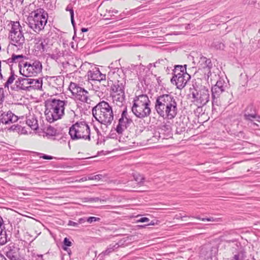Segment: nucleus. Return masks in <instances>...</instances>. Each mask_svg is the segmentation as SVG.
Wrapping results in <instances>:
<instances>
[{"label":"nucleus","mask_w":260,"mask_h":260,"mask_svg":"<svg viewBox=\"0 0 260 260\" xmlns=\"http://www.w3.org/2000/svg\"><path fill=\"white\" fill-rule=\"evenodd\" d=\"M132 123L133 120L128 116L127 109L125 107L121 113V117L118 120V123L116 128V132L119 135H122Z\"/></svg>","instance_id":"4468645a"},{"label":"nucleus","mask_w":260,"mask_h":260,"mask_svg":"<svg viewBox=\"0 0 260 260\" xmlns=\"http://www.w3.org/2000/svg\"><path fill=\"white\" fill-rule=\"evenodd\" d=\"M5 229L4 225V221L1 216H0V231L3 230Z\"/></svg>","instance_id":"a19ab883"},{"label":"nucleus","mask_w":260,"mask_h":260,"mask_svg":"<svg viewBox=\"0 0 260 260\" xmlns=\"http://www.w3.org/2000/svg\"><path fill=\"white\" fill-rule=\"evenodd\" d=\"M42 63L39 60L26 61L19 65L20 74L26 77L36 76L42 72Z\"/></svg>","instance_id":"6e6552de"},{"label":"nucleus","mask_w":260,"mask_h":260,"mask_svg":"<svg viewBox=\"0 0 260 260\" xmlns=\"http://www.w3.org/2000/svg\"><path fill=\"white\" fill-rule=\"evenodd\" d=\"M69 133L72 140H90V127L85 121H77L73 124L70 127Z\"/></svg>","instance_id":"0eeeda50"},{"label":"nucleus","mask_w":260,"mask_h":260,"mask_svg":"<svg viewBox=\"0 0 260 260\" xmlns=\"http://www.w3.org/2000/svg\"><path fill=\"white\" fill-rule=\"evenodd\" d=\"M66 11H69L71 15V18L72 24L74 25V11L72 8H70L69 6L66 8Z\"/></svg>","instance_id":"c9c22d12"},{"label":"nucleus","mask_w":260,"mask_h":260,"mask_svg":"<svg viewBox=\"0 0 260 260\" xmlns=\"http://www.w3.org/2000/svg\"><path fill=\"white\" fill-rule=\"evenodd\" d=\"M192 224V223H188V224Z\"/></svg>","instance_id":"680f3d73"},{"label":"nucleus","mask_w":260,"mask_h":260,"mask_svg":"<svg viewBox=\"0 0 260 260\" xmlns=\"http://www.w3.org/2000/svg\"><path fill=\"white\" fill-rule=\"evenodd\" d=\"M48 81L50 86L60 91L63 87L64 77L62 76L49 77Z\"/></svg>","instance_id":"f3484780"},{"label":"nucleus","mask_w":260,"mask_h":260,"mask_svg":"<svg viewBox=\"0 0 260 260\" xmlns=\"http://www.w3.org/2000/svg\"><path fill=\"white\" fill-rule=\"evenodd\" d=\"M87 77L88 80L98 81L99 82L105 81L106 79V75L102 74L99 69L96 68L89 70L87 72Z\"/></svg>","instance_id":"a211bd4d"},{"label":"nucleus","mask_w":260,"mask_h":260,"mask_svg":"<svg viewBox=\"0 0 260 260\" xmlns=\"http://www.w3.org/2000/svg\"><path fill=\"white\" fill-rule=\"evenodd\" d=\"M85 221H86V219L83 218H80L78 220V224L84 223L85 222Z\"/></svg>","instance_id":"a18cd8bd"},{"label":"nucleus","mask_w":260,"mask_h":260,"mask_svg":"<svg viewBox=\"0 0 260 260\" xmlns=\"http://www.w3.org/2000/svg\"><path fill=\"white\" fill-rule=\"evenodd\" d=\"M119 246V245L118 243H115V244H110L107 248V249L103 251L102 254H103L104 255H109L110 253L114 251L116 249H117Z\"/></svg>","instance_id":"c85d7f7f"},{"label":"nucleus","mask_w":260,"mask_h":260,"mask_svg":"<svg viewBox=\"0 0 260 260\" xmlns=\"http://www.w3.org/2000/svg\"><path fill=\"white\" fill-rule=\"evenodd\" d=\"M224 48V45L222 43H219V48L220 49H223Z\"/></svg>","instance_id":"8fccbe9b"},{"label":"nucleus","mask_w":260,"mask_h":260,"mask_svg":"<svg viewBox=\"0 0 260 260\" xmlns=\"http://www.w3.org/2000/svg\"><path fill=\"white\" fill-rule=\"evenodd\" d=\"M239 255L238 254H235L234 256V258L232 260H239Z\"/></svg>","instance_id":"09e8293b"},{"label":"nucleus","mask_w":260,"mask_h":260,"mask_svg":"<svg viewBox=\"0 0 260 260\" xmlns=\"http://www.w3.org/2000/svg\"><path fill=\"white\" fill-rule=\"evenodd\" d=\"M69 88L73 95L78 101L89 104L91 100L89 92L84 88L80 87L78 84L71 82Z\"/></svg>","instance_id":"9d476101"},{"label":"nucleus","mask_w":260,"mask_h":260,"mask_svg":"<svg viewBox=\"0 0 260 260\" xmlns=\"http://www.w3.org/2000/svg\"><path fill=\"white\" fill-rule=\"evenodd\" d=\"M49 39L47 38L42 37H35L34 42L36 51L40 53L47 52L49 48Z\"/></svg>","instance_id":"2eb2a0df"},{"label":"nucleus","mask_w":260,"mask_h":260,"mask_svg":"<svg viewBox=\"0 0 260 260\" xmlns=\"http://www.w3.org/2000/svg\"><path fill=\"white\" fill-rule=\"evenodd\" d=\"M45 133L46 136H54L57 134V131L53 127L49 126L47 128Z\"/></svg>","instance_id":"7c9ffc66"},{"label":"nucleus","mask_w":260,"mask_h":260,"mask_svg":"<svg viewBox=\"0 0 260 260\" xmlns=\"http://www.w3.org/2000/svg\"><path fill=\"white\" fill-rule=\"evenodd\" d=\"M147 225H154V223H148Z\"/></svg>","instance_id":"13d9d810"},{"label":"nucleus","mask_w":260,"mask_h":260,"mask_svg":"<svg viewBox=\"0 0 260 260\" xmlns=\"http://www.w3.org/2000/svg\"><path fill=\"white\" fill-rule=\"evenodd\" d=\"M216 252V249L209 246L203 247L201 250V254L205 259L212 258Z\"/></svg>","instance_id":"412c9836"},{"label":"nucleus","mask_w":260,"mask_h":260,"mask_svg":"<svg viewBox=\"0 0 260 260\" xmlns=\"http://www.w3.org/2000/svg\"><path fill=\"white\" fill-rule=\"evenodd\" d=\"M30 90L34 89H41L42 86V80L30 79Z\"/></svg>","instance_id":"bb28decb"},{"label":"nucleus","mask_w":260,"mask_h":260,"mask_svg":"<svg viewBox=\"0 0 260 260\" xmlns=\"http://www.w3.org/2000/svg\"><path fill=\"white\" fill-rule=\"evenodd\" d=\"M186 216H185V215L182 216V215H181V214H180V215H176L175 216V218L177 219H180V218L182 219L183 217H185Z\"/></svg>","instance_id":"49530a36"},{"label":"nucleus","mask_w":260,"mask_h":260,"mask_svg":"<svg viewBox=\"0 0 260 260\" xmlns=\"http://www.w3.org/2000/svg\"><path fill=\"white\" fill-rule=\"evenodd\" d=\"M149 221V219L147 217H142L137 220V222H146Z\"/></svg>","instance_id":"58836bf2"},{"label":"nucleus","mask_w":260,"mask_h":260,"mask_svg":"<svg viewBox=\"0 0 260 260\" xmlns=\"http://www.w3.org/2000/svg\"><path fill=\"white\" fill-rule=\"evenodd\" d=\"M102 177V175L99 174L96 175L94 176H89L88 177V180H100L101 179Z\"/></svg>","instance_id":"e433bc0d"},{"label":"nucleus","mask_w":260,"mask_h":260,"mask_svg":"<svg viewBox=\"0 0 260 260\" xmlns=\"http://www.w3.org/2000/svg\"><path fill=\"white\" fill-rule=\"evenodd\" d=\"M192 95L193 102L199 107L206 105L210 99L209 91L204 86L192 92Z\"/></svg>","instance_id":"9b49d317"},{"label":"nucleus","mask_w":260,"mask_h":260,"mask_svg":"<svg viewBox=\"0 0 260 260\" xmlns=\"http://www.w3.org/2000/svg\"><path fill=\"white\" fill-rule=\"evenodd\" d=\"M112 98L113 102L117 106L121 107L123 105L125 101V93L122 92L121 93H112Z\"/></svg>","instance_id":"4be33fe9"},{"label":"nucleus","mask_w":260,"mask_h":260,"mask_svg":"<svg viewBox=\"0 0 260 260\" xmlns=\"http://www.w3.org/2000/svg\"><path fill=\"white\" fill-rule=\"evenodd\" d=\"M68 225L77 227L78 225V223L70 220L68 222Z\"/></svg>","instance_id":"ea45409f"},{"label":"nucleus","mask_w":260,"mask_h":260,"mask_svg":"<svg viewBox=\"0 0 260 260\" xmlns=\"http://www.w3.org/2000/svg\"><path fill=\"white\" fill-rule=\"evenodd\" d=\"M198 66L200 69H206L208 71L211 66V62L210 59H208L204 56H201L199 61Z\"/></svg>","instance_id":"5701e85b"},{"label":"nucleus","mask_w":260,"mask_h":260,"mask_svg":"<svg viewBox=\"0 0 260 260\" xmlns=\"http://www.w3.org/2000/svg\"><path fill=\"white\" fill-rule=\"evenodd\" d=\"M244 117L246 120H252V119L256 118L257 115L255 114L253 106L249 105L247 107Z\"/></svg>","instance_id":"b1692460"},{"label":"nucleus","mask_w":260,"mask_h":260,"mask_svg":"<svg viewBox=\"0 0 260 260\" xmlns=\"http://www.w3.org/2000/svg\"><path fill=\"white\" fill-rule=\"evenodd\" d=\"M5 260H7V259L6 258H5Z\"/></svg>","instance_id":"e2e57ef3"},{"label":"nucleus","mask_w":260,"mask_h":260,"mask_svg":"<svg viewBox=\"0 0 260 260\" xmlns=\"http://www.w3.org/2000/svg\"><path fill=\"white\" fill-rule=\"evenodd\" d=\"M48 18V14L42 9L32 12L28 17V25L34 31L39 32L44 29Z\"/></svg>","instance_id":"423d86ee"},{"label":"nucleus","mask_w":260,"mask_h":260,"mask_svg":"<svg viewBox=\"0 0 260 260\" xmlns=\"http://www.w3.org/2000/svg\"><path fill=\"white\" fill-rule=\"evenodd\" d=\"M63 244L64 245L62 247L63 249L68 251L70 254L71 250L69 249L67 246H71L72 245V242L69 240L68 238H65L63 240Z\"/></svg>","instance_id":"473e14b6"},{"label":"nucleus","mask_w":260,"mask_h":260,"mask_svg":"<svg viewBox=\"0 0 260 260\" xmlns=\"http://www.w3.org/2000/svg\"><path fill=\"white\" fill-rule=\"evenodd\" d=\"M92 201H94V202H97V201H100V199L99 198H93L92 199Z\"/></svg>","instance_id":"864d4df0"},{"label":"nucleus","mask_w":260,"mask_h":260,"mask_svg":"<svg viewBox=\"0 0 260 260\" xmlns=\"http://www.w3.org/2000/svg\"><path fill=\"white\" fill-rule=\"evenodd\" d=\"M67 103L66 101L55 99L46 101L45 115L47 121L52 123L61 119L64 114V107Z\"/></svg>","instance_id":"f03ea898"},{"label":"nucleus","mask_w":260,"mask_h":260,"mask_svg":"<svg viewBox=\"0 0 260 260\" xmlns=\"http://www.w3.org/2000/svg\"><path fill=\"white\" fill-rule=\"evenodd\" d=\"M256 120L258 122H260V116H257V117H256Z\"/></svg>","instance_id":"6e6d98bb"},{"label":"nucleus","mask_w":260,"mask_h":260,"mask_svg":"<svg viewBox=\"0 0 260 260\" xmlns=\"http://www.w3.org/2000/svg\"><path fill=\"white\" fill-rule=\"evenodd\" d=\"M253 124L254 125H257V124H256L255 123H253Z\"/></svg>","instance_id":"bf43d9fd"},{"label":"nucleus","mask_w":260,"mask_h":260,"mask_svg":"<svg viewBox=\"0 0 260 260\" xmlns=\"http://www.w3.org/2000/svg\"><path fill=\"white\" fill-rule=\"evenodd\" d=\"M30 79L20 77L16 81L17 87L20 89L30 91Z\"/></svg>","instance_id":"aec40b11"},{"label":"nucleus","mask_w":260,"mask_h":260,"mask_svg":"<svg viewBox=\"0 0 260 260\" xmlns=\"http://www.w3.org/2000/svg\"><path fill=\"white\" fill-rule=\"evenodd\" d=\"M6 255L10 260H20L19 248L14 245L6 247Z\"/></svg>","instance_id":"6ab92c4d"},{"label":"nucleus","mask_w":260,"mask_h":260,"mask_svg":"<svg viewBox=\"0 0 260 260\" xmlns=\"http://www.w3.org/2000/svg\"><path fill=\"white\" fill-rule=\"evenodd\" d=\"M219 79V76L214 72H211L210 71L208 73L207 81L208 83H210L212 85L214 83H216V81Z\"/></svg>","instance_id":"cd10ccee"},{"label":"nucleus","mask_w":260,"mask_h":260,"mask_svg":"<svg viewBox=\"0 0 260 260\" xmlns=\"http://www.w3.org/2000/svg\"><path fill=\"white\" fill-rule=\"evenodd\" d=\"M226 83L223 79H219L216 81V83L212 86L211 88L212 103L213 104L217 102L216 99L223 93H225L228 96L231 98L232 94L228 92H225V88L226 87Z\"/></svg>","instance_id":"ddd939ff"},{"label":"nucleus","mask_w":260,"mask_h":260,"mask_svg":"<svg viewBox=\"0 0 260 260\" xmlns=\"http://www.w3.org/2000/svg\"><path fill=\"white\" fill-rule=\"evenodd\" d=\"M254 3V2H251V4H253Z\"/></svg>","instance_id":"052dcab7"},{"label":"nucleus","mask_w":260,"mask_h":260,"mask_svg":"<svg viewBox=\"0 0 260 260\" xmlns=\"http://www.w3.org/2000/svg\"><path fill=\"white\" fill-rule=\"evenodd\" d=\"M36 260H43V255H38L37 257L36 258Z\"/></svg>","instance_id":"de8ad7c7"},{"label":"nucleus","mask_w":260,"mask_h":260,"mask_svg":"<svg viewBox=\"0 0 260 260\" xmlns=\"http://www.w3.org/2000/svg\"><path fill=\"white\" fill-rule=\"evenodd\" d=\"M26 123L33 130L37 129L39 127L38 120L34 115H30L27 116Z\"/></svg>","instance_id":"393cba45"},{"label":"nucleus","mask_w":260,"mask_h":260,"mask_svg":"<svg viewBox=\"0 0 260 260\" xmlns=\"http://www.w3.org/2000/svg\"><path fill=\"white\" fill-rule=\"evenodd\" d=\"M11 75L8 78V80H7L6 82L5 83V87H8L9 85L11 84L15 79V75L13 73H11Z\"/></svg>","instance_id":"72a5a7b5"},{"label":"nucleus","mask_w":260,"mask_h":260,"mask_svg":"<svg viewBox=\"0 0 260 260\" xmlns=\"http://www.w3.org/2000/svg\"><path fill=\"white\" fill-rule=\"evenodd\" d=\"M192 217L198 219H199V220H201L203 221H212V222H219L221 221V219L220 218H214L213 217H208V218H201L199 216H197V217L192 216Z\"/></svg>","instance_id":"2f4dec72"},{"label":"nucleus","mask_w":260,"mask_h":260,"mask_svg":"<svg viewBox=\"0 0 260 260\" xmlns=\"http://www.w3.org/2000/svg\"><path fill=\"white\" fill-rule=\"evenodd\" d=\"M186 65H184V67L177 66L174 71V75L171 80L172 83L175 84L177 88L180 89H182L186 85L190 78L188 74L184 72V70H186Z\"/></svg>","instance_id":"1a4fd4ad"},{"label":"nucleus","mask_w":260,"mask_h":260,"mask_svg":"<svg viewBox=\"0 0 260 260\" xmlns=\"http://www.w3.org/2000/svg\"><path fill=\"white\" fill-rule=\"evenodd\" d=\"M112 12H114V13H118V11L117 10H113Z\"/></svg>","instance_id":"4d7b16f0"},{"label":"nucleus","mask_w":260,"mask_h":260,"mask_svg":"<svg viewBox=\"0 0 260 260\" xmlns=\"http://www.w3.org/2000/svg\"><path fill=\"white\" fill-rule=\"evenodd\" d=\"M7 242L6 231L4 230L0 231V245H4Z\"/></svg>","instance_id":"c756f323"},{"label":"nucleus","mask_w":260,"mask_h":260,"mask_svg":"<svg viewBox=\"0 0 260 260\" xmlns=\"http://www.w3.org/2000/svg\"><path fill=\"white\" fill-rule=\"evenodd\" d=\"M24 58H25V56L23 55H16L13 54L11 57L8 59V61L9 63H19V66L20 64L25 62H23V59Z\"/></svg>","instance_id":"a878e982"},{"label":"nucleus","mask_w":260,"mask_h":260,"mask_svg":"<svg viewBox=\"0 0 260 260\" xmlns=\"http://www.w3.org/2000/svg\"><path fill=\"white\" fill-rule=\"evenodd\" d=\"M155 109L160 116L169 120L173 119L178 113L176 98L171 94L158 96L156 100Z\"/></svg>","instance_id":"f257e3e1"},{"label":"nucleus","mask_w":260,"mask_h":260,"mask_svg":"<svg viewBox=\"0 0 260 260\" xmlns=\"http://www.w3.org/2000/svg\"><path fill=\"white\" fill-rule=\"evenodd\" d=\"M42 157L43 158V159H52L53 157L51 156H50V155H45V154H44Z\"/></svg>","instance_id":"c03bdc74"},{"label":"nucleus","mask_w":260,"mask_h":260,"mask_svg":"<svg viewBox=\"0 0 260 260\" xmlns=\"http://www.w3.org/2000/svg\"><path fill=\"white\" fill-rule=\"evenodd\" d=\"M87 30H88V29H87V28H82L81 29V31H82V32H86V31H87Z\"/></svg>","instance_id":"5fc2aeb1"},{"label":"nucleus","mask_w":260,"mask_h":260,"mask_svg":"<svg viewBox=\"0 0 260 260\" xmlns=\"http://www.w3.org/2000/svg\"><path fill=\"white\" fill-rule=\"evenodd\" d=\"M119 75L115 72H110L108 74V84H111L112 93H117L124 92V85L122 82L118 80Z\"/></svg>","instance_id":"f8f14e48"},{"label":"nucleus","mask_w":260,"mask_h":260,"mask_svg":"<svg viewBox=\"0 0 260 260\" xmlns=\"http://www.w3.org/2000/svg\"><path fill=\"white\" fill-rule=\"evenodd\" d=\"M134 177L136 181L138 183H142L143 182L144 178L143 176L139 174H135L134 175Z\"/></svg>","instance_id":"f704fd0d"},{"label":"nucleus","mask_w":260,"mask_h":260,"mask_svg":"<svg viewBox=\"0 0 260 260\" xmlns=\"http://www.w3.org/2000/svg\"><path fill=\"white\" fill-rule=\"evenodd\" d=\"M18 120V116L10 111L4 112L0 115V122L4 124H10L16 122Z\"/></svg>","instance_id":"dca6fc26"},{"label":"nucleus","mask_w":260,"mask_h":260,"mask_svg":"<svg viewBox=\"0 0 260 260\" xmlns=\"http://www.w3.org/2000/svg\"><path fill=\"white\" fill-rule=\"evenodd\" d=\"M4 99L3 90L2 88H0V104L2 103Z\"/></svg>","instance_id":"37998d69"},{"label":"nucleus","mask_w":260,"mask_h":260,"mask_svg":"<svg viewBox=\"0 0 260 260\" xmlns=\"http://www.w3.org/2000/svg\"><path fill=\"white\" fill-rule=\"evenodd\" d=\"M161 128L162 130L169 131L170 129V127H169V125H167L166 124H164L161 125Z\"/></svg>","instance_id":"79ce46f5"},{"label":"nucleus","mask_w":260,"mask_h":260,"mask_svg":"<svg viewBox=\"0 0 260 260\" xmlns=\"http://www.w3.org/2000/svg\"><path fill=\"white\" fill-rule=\"evenodd\" d=\"M94 118L102 125L107 127L114 120V113L112 107L106 102L99 103L92 110Z\"/></svg>","instance_id":"7ed1b4c3"},{"label":"nucleus","mask_w":260,"mask_h":260,"mask_svg":"<svg viewBox=\"0 0 260 260\" xmlns=\"http://www.w3.org/2000/svg\"><path fill=\"white\" fill-rule=\"evenodd\" d=\"M100 220V218L96 217H89L86 218V221L89 223H91L93 222L99 221Z\"/></svg>","instance_id":"4c0bfd02"},{"label":"nucleus","mask_w":260,"mask_h":260,"mask_svg":"<svg viewBox=\"0 0 260 260\" xmlns=\"http://www.w3.org/2000/svg\"><path fill=\"white\" fill-rule=\"evenodd\" d=\"M10 27L9 39L11 46L14 50H21L25 43L22 28L18 21H11Z\"/></svg>","instance_id":"39448f33"},{"label":"nucleus","mask_w":260,"mask_h":260,"mask_svg":"<svg viewBox=\"0 0 260 260\" xmlns=\"http://www.w3.org/2000/svg\"><path fill=\"white\" fill-rule=\"evenodd\" d=\"M5 257L2 254H0V260H5Z\"/></svg>","instance_id":"603ef678"},{"label":"nucleus","mask_w":260,"mask_h":260,"mask_svg":"<svg viewBox=\"0 0 260 260\" xmlns=\"http://www.w3.org/2000/svg\"><path fill=\"white\" fill-rule=\"evenodd\" d=\"M86 180H88V177H83L81 179V181H86Z\"/></svg>","instance_id":"3c124183"},{"label":"nucleus","mask_w":260,"mask_h":260,"mask_svg":"<svg viewBox=\"0 0 260 260\" xmlns=\"http://www.w3.org/2000/svg\"><path fill=\"white\" fill-rule=\"evenodd\" d=\"M150 101L146 94L136 95L133 100L132 111L138 118H144L151 113Z\"/></svg>","instance_id":"20e7f679"}]
</instances>
